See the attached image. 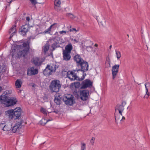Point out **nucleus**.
<instances>
[{"label": "nucleus", "mask_w": 150, "mask_h": 150, "mask_svg": "<svg viewBox=\"0 0 150 150\" xmlns=\"http://www.w3.org/2000/svg\"><path fill=\"white\" fill-rule=\"evenodd\" d=\"M95 45V47H98V44H95V45Z\"/></svg>", "instance_id": "51"}, {"label": "nucleus", "mask_w": 150, "mask_h": 150, "mask_svg": "<svg viewBox=\"0 0 150 150\" xmlns=\"http://www.w3.org/2000/svg\"><path fill=\"white\" fill-rule=\"evenodd\" d=\"M22 83L20 80L17 79L15 82V86L16 88H20L21 87Z\"/></svg>", "instance_id": "24"}, {"label": "nucleus", "mask_w": 150, "mask_h": 150, "mask_svg": "<svg viewBox=\"0 0 150 150\" xmlns=\"http://www.w3.org/2000/svg\"><path fill=\"white\" fill-rule=\"evenodd\" d=\"M76 29L75 28H73L72 29H71L69 30V31L70 32L73 31H76Z\"/></svg>", "instance_id": "43"}, {"label": "nucleus", "mask_w": 150, "mask_h": 150, "mask_svg": "<svg viewBox=\"0 0 150 150\" xmlns=\"http://www.w3.org/2000/svg\"><path fill=\"white\" fill-rule=\"evenodd\" d=\"M93 139H95L94 137H92V138L91 139V140L92 141L93 140Z\"/></svg>", "instance_id": "54"}, {"label": "nucleus", "mask_w": 150, "mask_h": 150, "mask_svg": "<svg viewBox=\"0 0 150 150\" xmlns=\"http://www.w3.org/2000/svg\"><path fill=\"white\" fill-rule=\"evenodd\" d=\"M119 111V113L120 114V115H121V116H122V112L123 111V110H118Z\"/></svg>", "instance_id": "45"}, {"label": "nucleus", "mask_w": 150, "mask_h": 150, "mask_svg": "<svg viewBox=\"0 0 150 150\" xmlns=\"http://www.w3.org/2000/svg\"><path fill=\"white\" fill-rule=\"evenodd\" d=\"M2 129L4 131H9L10 130V128L7 126L5 125L4 126L3 128H2Z\"/></svg>", "instance_id": "37"}, {"label": "nucleus", "mask_w": 150, "mask_h": 150, "mask_svg": "<svg viewBox=\"0 0 150 150\" xmlns=\"http://www.w3.org/2000/svg\"><path fill=\"white\" fill-rule=\"evenodd\" d=\"M50 65L47 64L46 68L43 71V74L45 76H49L52 74V72L50 69Z\"/></svg>", "instance_id": "15"}, {"label": "nucleus", "mask_w": 150, "mask_h": 150, "mask_svg": "<svg viewBox=\"0 0 150 150\" xmlns=\"http://www.w3.org/2000/svg\"><path fill=\"white\" fill-rule=\"evenodd\" d=\"M30 86L32 87V90H34L35 89V86L36 85L33 83H32L29 84Z\"/></svg>", "instance_id": "38"}, {"label": "nucleus", "mask_w": 150, "mask_h": 150, "mask_svg": "<svg viewBox=\"0 0 150 150\" xmlns=\"http://www.w3.org/2000/svg\"><path fill=\"white\" fill-rule=\"evenodd\" d=\"M64 69H63L62 71V74L63 75L64 74L66 73L67 74V77H68L71 81H74L75 80H78L79 81H82L85 76H86V74H84L82 76L81 78H79L76 75V74L74 72L76 71L75 70H73L72 71H69L67 72L64 70Z\"/></svg>", "instance_id": "4"}, {"label": "nucleus", "mask_w": 150, "mask_h": 150, "mask_svg": "<svg viewBox=\"0 0 150 150\" xmlns=\"http://www.w3.org/2000/svg\"><path fill=\"white\" fill-rule=\"evenodd\" d=\"M5 114L8 118L11 120L14 118V110L11 109L5 112Z\"/></svg>", "instance_id": "14"}, {"label": "nucleus", "mask_w": 150, "mask_h": 150, "mask_svg": "<svg viewBox=\"0 0 150 150\" xmlns=\"http://www.w3.org/2000/svg\"><path fill=\"white\" fill-rule=\"evenodd\" d=\"M2 90V88L0 86V92Z\"/></svg>", "instance_id": "50"}, {"label": "nucleus", "mask_w": 150, "mask_h": 150, "mask_svg": "<svg viewBox=\"0 0 150 150\" xmlns=\"http://www.w3.org/2000/svg\"><path fill=\"white\" fill-rule=\"evenodd\" d=\"M150 93V92H147V91H146V94L147 95H148L149 96L150 95V94H149Z\"/></svg>", "instance_id": "48"}, {"label": "nucleus", "mask_w": 150, "mask_h": 150, "mask_svg": "<svg viewBox=\"0 0 150 150\" xmlns=\"http://www.w3.org/2000/svg\"><path fill=\"white\" fill-rule=\"evenodd\" d=\"M60 95L57 94L55 95L54 102L57 105H59L61 103V97Z\"/></svg>", "instance_id": "20"}, {"label": "nucleus", "mask_w": 150, "mask_h": 150, "mask_svg": "<svg viewBox=\"0 0 150 150\" xmlns=\"http://www.w3.org/2000/svg\"><path fill=\"white\" fill-rule=\"evenodd\" d=\"M59 33L61 34H62L63 33H64L65 34L66 33V31L64 30H62V31H59Z\"/></svg>", "instance_id": "40"}, {"label": "nucleus", "mask_w": 150, "mask_h": 150, "mask_svg": "<svg viewBox=\"0 0 150 150\" xmlns=\"http://www.w3.org/2000/svg\"><path fill=\"white\" fill-rule=\"evenodd\" d=\"M86 149V144L84 143H81V150H85Z\"/></svg>", "instance_id": "32"}, {"label": "nucleus", "mask_w": 150, "mask_h": 150, "mask_svg": "<svg viewBox=\"0 0 150 150\" xmlns=\"http://www.w3.org/2000/svg\"><path fill=\"white\" fill-rule=\"evenodd\" d=\"M31 2L32 5H35L36 4L38 3L37 1V0H29Z\"/></svg>", "instance_id": "36"}, {"label": "nucleus", "mask_w": 150, "mask_h": 150, "mask_svg": "<svg viewBox=\"0 0 150 150\" xmlns=\"http://www.w3.org/2000/svg\"><path fill=\"white\" fill-rule=\"evenodd\" d=\"M23 122V120H21L20 122H18L16 123L13 127L12 131L14 133L19 131L21 128V125Z\"/></svg>", "instance_id": "12"}, {"label": "nucleus", "mask_w": 150, "mask_h": 150, "mask_svg": "<svg viewBox=\"0 0 150 150\" xmlns=\"http://www.w3.org/2000/svg\"><path fill=\"white\" fill-rule=\"evenodd\" d=\"M28 40L23 41L22 44L16 45L14 49H13L12 52L13 57H16V54L18 57H25L28 54Z\"/></svg>", "instance_id": "1"}, {"label": "nucleus", "mask_w": 150, "mask_h": 150, "mask_svg": "<svg viewBox=\"0 0 150 150\" xmlns=\"http://www.w3.org/2000/svg\"><path fill=\"white\" fill-rule=\"evenodd\" d=\"M73 47L71 43H68L65 48V50H63L62 52H65L69 53L71 52V51L72 50Z\"/></svg>", "instance_id": "19"}, {"label": "nucleus", "mask_w": 150, "mask_h": 150, "mask_svg": "<svg viewBox=\"0 0 150 150\" xmlns=\"http://www.w3.org/2000/svg\"><path fill=\"white\" fill-rule=\"evenodd\" d=\"M119 117V116L118 115L115 116V119L116 122H117L118 120H119L120 119Z\"/></svg>", "instance_id": "39"}, {"label": "nucleus", "mask_w": 150, "mask_h": 150, "mask_svg": "<svg viewBox=\"0 0 150 150\" xmlns=\"http://www.w3.org/2000/svg\"><path fill=\"white\" fill-rule=\"evenodd\" d=\"M145 85L147 92H150V83H146L145 84Z\"/></svg>", "instance_id": "27"}, {"label": "nucleus", "mask_w": 150, "mask_h": 150, "mask_svg": "<svg viewBox=\"0 0 150 150\" xmlns=\"http://www.w3.org/2000/svg\"><path fill=\"white\" fill-rule=\"evenodd\" d=\"M17 100L16 98L8 97L5 95H1L0 96V102L3 104L6 107L12 106L16 104Z\"/></svg>", "instance_id": "3"}, {"label": "nucleus", "mask_w": 150, "mask_h": 150, "mask_svg": "<svg viewBox=\"0 0 150 150\" xmlns=\"http://www.w3.org/2000/svg\"><path fill=\"white\" fill-rule=\"evenodd\" d=\"M4 125H5L4 124L1 123L0 124V127L1 129H2V128H3V127Z\"/></svg>", "instance_id": "41"}, {"label": "nucleus", "mask_w": 150, "mask_h": 150, "mask_svg": "<svg viewBox=\"0 0 150 150\" xmlns=\"http://www.w3.org/2000/svg\"><path fill=\"white\" fill-rule=\"evenodd\" d=\"M28 20H29V21H30V18H29V17Z\"/></svg>", "instance_id": "62"}, {"label": "nucleus", "mask_w": 150, "mask_h": 150, "mask_svg": "<svg viewBox=\"0 0 150 150\" xmlns=\"http://www.w3.org/2000/svg\"><path fill=\"white\" fill-rule=\"evenodd\" d=\"M107 61L108 63L110 64V59L109 58H108V59H107Z\"/></svg>", "instance_id": "44"}, {"label": "nucleus", "mask_w": 150, "mask_h": 150, "mask_svg": "<svg viewBox=\"0 0 150 150\" xmlns=\"http://www.w3.org/2000/svg\"><path fill=\"white\" fill-rule=\"evenodd\" d=\"M116 54V57L118 60H119V59L121 57V54L120 52L115 50Z\"/></svg>", "instance_id": "29"}, {"label": "nucleus", "mask_w": 150, "mask_h": 150, "mask_svg": "<svg viewBox=\"0 0 150 150\" xmlns=\"http://www.w3.org/2000/svg\"><path fill=\"white\" fill-rule=\"evenodd\" d=\"M52 118H51L49 119H48V120H47L46 123H45L44 125H45L47 122L49 121H52Z\"/></svg>", "instance_id": "46"}, {"label": "nucleus", "mask_w": 150, "mask_h": 150, "mask_svg": "<svg viewBox=\"0 0 150 150\" xmlns=\"http://www.w3.org/2000/svg\"><path fill=\"white\" fill-rule=\"evenodd\" d=\"M0 150H2L1 149V148L0 147Z\"/></svg>", "instance_id": "61"}, {"label": "nucleus", "mask_w": 150, "mask_h": 150, "mask_svg": "<svg viewBox=\"0 0 150 150\" xmlns=\"http://www.w3.org/2000/svg\"><path fill=\"white\" fill-rule=\"evenodd\" d=\"M45 143V142H44L43 144H44Z\"/></svg>", "instance_id": "63"}, {"label": "nucleus", "mask_w": 150, "mask_h": 150, "mask_svg": "<svg viewBox=\"0 0 150 150\" xmlns=\"http://www.w3.org/2000/svg\"><path fill=\"white\" fill-rule=\"evenodd\" d=\"M9 34H11L9 37V38L11 39L13 36L15 35L16 33V26L14 25H13L12 27L8 31Z\"/></svg>", "instance_id": "18"}, {"label": "nucleus", "mask_w": 150, "mask_h": 150, "mask_svg": "<svg viewBox=\"0 0 150 150\" xmlns=\"http://www.w3.org/2000/svg\"><path fill=\"white\" fill-rule=\"evenodd\" d=\"M52 112H54V113L57 114V113H58V112H59V111L58 110L55 109L54 110V111Z\"/></svg>", "instance_id": "42"}, {"label": "nucleus", "mask_w": 150, "mask_h": 150, "mask_svg": "<svg viewBox=\"0 0 150 150\" xmlns=\"http://www.w3.org/2000/svg\"><path fill=\"white\" fill-rule=\"evenodd\" d=\"M126 103L125 101H123L122 102L121 105H117V109L118 110H124V107L126 105Z\"/></svg>", "instance_id": "21"}, {"label": "nucleus", "mask_w": 150, "mask_h": 150, "mask_svg": "<svg viewBox=\"0 0 150 150\" xmlns=\"http://www.w3.org/2000/svg\"><path fill=\"white\" fill-rule=\"evenodd\" d=\"M81 86L80 83L79 82H75L74 83H72L70 86L71 87H74L76 88H79Z\"/></svg>", "instance_id": "23"}, {"label": "nucleus", "mask_w": 150, "mask_h": 150, "mask_svg": "<svg viewBox=\"0 0 150 150\" xmlns=\"http://www.w3.org/2000/svg\"><path fill=\"white\" fill-rule=\"evenodd\" d=\"M66 16L72 19H74L75 18L73 14L70 13H67Z\"/></svg>", "instance_id": "35"}, {"label": "nucleus", "mask_w": 150, "mask_h": 150, "mask_svg": "<svg viewBox=\"0 0 150 150\" xmlns=\"http://www.w3.org/2000/svg\"><path fill=\"white\" fill-rule=\"evenodd\" d=\"M35 67H30L29 69V72L31 76L37 74L38 73V70L37 69H35Z\"/></svg>", "instance_id": "17"}, {"label": "nucleus", "mask_w": 150, "mask_h": 150, "mask_svg": "<svg viewBox=\"0 0 150 150\" xmlns=\"http://www.w3.org/2000/svg\"><path fill=\"white\" fill-rule=\"evenodd\" d=\"M127 35V36H128V37H129V35Z\"/></svg>", "instance_id": "64"}, {"label": "nucleus", "mask_w": 150, "mask_h": 150, "mask_svg": "<svg viewBox=\"0 0 150 150\" xmlns=\"http://www.w3.org/2000/svg\"><path fill=\"white\" fill-rule=\"evenodd\" d=\"M43 98H44V99H45V98H46V99L47 98V97L46 96H44Z\"/></svg>", "instance_id": "52"}, {"label": "nucleus", "mask_w": 150, "mask_h": 150, "mask_svg": "<svg viewBox=\"0 0 150 150\" xmlns=\"http://www.w3.org/2000/svg\"><path fill=\"white\" fill-rule=\"evenodd\" d=\"M49 45L48 43H46L43 47L44 53L46 54V52L49 50Z\"/></svg>", "instance_id": "25"}, {"label": "nucleus", "mask_w": 150, "mask_h": 150, "mask_svg": "<svg viewBox=\"0 0 150 150\" xmlns=\"http://www.w3.org/2000/svg\"><path fill=\"white\" fill-rule=\"evenodd\" d=\"M74 41H76V42H78V41H76V39H74Z\"/></svg>", "instance_id": "60"}, {"label": "nucleus", "mask_w": 150, "mask_h": 150, "mask_svg": "<svg viewBox=\"0 0 150 150\" xmlns=\"http://www.w3.org/2000/svg\"><path fill=\"white\" fill-rule=\"evenodd\" d=\"M92 48V47L91 46H87V47H86V48Z\"/></svg>", "instance_id": "49"}, {"label": "nucleus", "mask_w": 150, "mask_h": 150, "mask_svg": "<svg viewBox=\"0 0 150 150\" xmlns=\"http://www.w3.org/2000/svg\"><path fill=\"white\" fill-rule=\"evenodd\" d=\"M112 47V45H110V46H109V48L110 49Z\"/></svg>", "instance_id": "58"}, {"label": "nucleus", "mask_w": 150, "mask_h": 150, "mask_svg": "<svg viewBox=\"0 0 150 150\" xmlns=\"http://www.w3.org/2000/svg\"><path fill=\"white\" fill-rule=\"evenodd\" d=\"M2 114V112L0 110V116L1 115V114Z\"/></svg>", "instance_id": "57"}, {"label": "nucleus", "mask_w": 150, "mask_h": 150, "mask_svg": "<svg viewBox=\"0 0 150 150\" xmlns=\"http://www.w3.org/2000/svg\"><path fill=\"white\" fill-rule=\"evenodd\" d=\"M56 24V23H54L52 25H50V26L47 29L45 30L43 32V33L44 34L46 33H50L51 30L52 28V26L54 25L55 24Z\"/></svg>", "instance_id": "26"}, {"label": "nucleus", "mask_w": 150, "mask_h": 150, "mask_svg": "<svg viewBox=\"0 0 150 150\" xmlns=\"http://www.w3.org/2000/svg\"><path fill=\"white\" fill-rule=\"evenodd\" d=\"M74 59L76 62V66L79 69L77 71H81L83 74H86V72L88 70L89 64L86 61L84 60L80 55L77 54L74 57Z\"/></svg>", "instance_id": "2"}, {"label": "nucleus", "mask_w": 150, "mask_h": 150, "mask_svg": "<svg viewBox=\"0 0 150 150\" xmlns=\"http://www.w3.org/2000/svg\"><path fill=\"white\" fill-rule=\"evenodd\" d=\"M149 97V96L148 95H147L146 94L144 96V98L147 99Z\"/></svg>", "instance_id": "47"}, {"label": "nucleus", "mask_w": 150, "mask_h": 150, "mask_svg": "<svg viewBox=\"0 0 150 150\" xmlns=\"http://www.w3.org/2000/svg\"><path fill=\"white\" fill-rule=\"evenodd\" d=\"M125 119V117H124L123 116L122 117V119L121 120H122V119Z\"/></svg>", "instance_id": "53"}, {"label": "nucleus", "mask_w": 150, "mask_h": 150, "mask_svg": "<svg viewBox=\"0 0 150 150\" xmlns=\"http://www.w3.org/2000/svg\"><path fill=\"white\" fill-rule=\"evenodd\" d=\"M93 85V82L89 79H86L83 81L81 83V89L91 88Z\"/></svg>", "instance_id": "7"}, {"label": "nucleus", "mask_w": 150, "mask_h": 150, "mask_svg": "<svg viewBox=\"0 0 150 150\" xmlns=\"http://www.w3.org/2000/svg\"><path fill=\"white\" fill-rule=\"evenodd\" d=\"M63 60L68 61L70 60L71 56L70 53L63 52Z\"/></svg>", "instance_id": "16"}, {"label": "nucleus", "mask_w": 150, "mask_h": 150, "mask_svg": "<svg viewBox=\"0 0 150 150\" xmlns=\"http://www.w3.org/2000/svg\"><path fill=\"white\" fill-rule=\"evenodd\" d=\"M14 119H18L21 115V109L20 108H17L14 110Z\"/></svg>", "instance_id": "13"}, {"label": "nucleus", "mask_w": 150, "mask_h": 150, "mask_svg": "<svg viewBox=\"0 0 150 150\" xmlns=\"http://www.w3.org/2000/svg\"><path fill=\"white\" fill-rule=\"evenodd\" d=\"M89 94V91L88 90H85L80 91V96L81 99L83 100H86Z\"/></svg>", "instance_id": "9"}, {"label": "nucleus", "mask_w": 150, "mask_h": 150, "mask_svg": "<svg viewBox=\"0 0 150 150\" xmlns=\"http://www.w3.org/2000/svg\"><path fill=\"white\" fill-rule=\"evenodd\" d=\"M119 66V64H115L112 67L111 71L112 75V78L113 79H115L118 72Z\"/></svg>", "instance_id": "10"}, {"label": "nucleus", "mask_w": 150, "mask_h": 150, "mask_svg": "<svg viewBox=\"0 0 150 150\" xmlns=\"http://www.w3.org/2000/svg\"><path fill=\"white\" fill-rule=\"evenodd\" d=\"M54 8L57 12L61 10L60 6H54Z\"/></svg>", "instance_id": "34"}, {"label": "nucleus", "mask_w": 150, "mask_h": 150, "mask_svg": "<svg viewBox=\"0 0 150 150\" xmlns=\"http://www.w3.org/2000/svg\"><path fill=\"white\" fill-rule=\"evenodd\" d=\"M34 52V50L30 48L29 47V53L31 55H32L33 54Z\"/></svg>", "instance_id": "33"}, {"label": "nucleus", "mask_w": 150, "mask_h": 150, "mask_svg": "<svg viewBox=\"0 0 150 150\" xmlns=\"http://www.w3.org/2000/svg\"><path fill=\"white\" fill-rule=\"evenodd\" d=\"M26 20L27 21H28V17H26Z\"/></svg>", "instance_id": "55"}, {"label": "nucleus", "mask_w": 150, "mask_h": 150, "mask_svg": "<svg viewBox=\"0 0 150 150\" xmlns=\"http://www.w3.org/2000/svg\"><path fill=\"white\" fill-rule=\"evenodd\" d=\"M40 111L44 115H47L46 110L44 108H43L41 107V108Z\"/></svg>", "instance_id": "31"}, {"label": "nucleus", "mask_w": 150, "mask_h": 150, "mask_svg": "<svg viewBox=\"0 0 150 150\" xmlns=\"http://www.w3.org/2000/svg\"><path fill=\"white\" fill-rule=\"evenodd\" d=\"M61 87L60 82L57 80L52 81L49 86V89L52 93L59 92Z\"/></svg>", "instance_id": "5"}, {"label": "nucleus", "mask_w": 150, "mask_h": 150, "mask_svg": "<svg viewBox=\"0 0 150 150\" xmlns=\"http://www.w3.org/2000/svg\"><path fill=\"white\" fill-rule=\"evenodd\" d=\"M74 97L70 94H67L64 96L63 100L67 105H71L74 104Z\"/></svg>", "instance_id": "6"}, {"label": "nucleus", "mask_w": 150, "mask_h": 150, "mask_svg": "<svg viewBox=\"0 0 150 150\" xmlns=\"http://www.w3.org/2000/svg\"><path fill=\"white\" fill-rule=\"evenodd\" d=\"M50 69L52 72H55L56 69L58 67V66H57L56 64H53L51 65H50Z\"/></svg>", "instance_id": "22"}, {"label": "nucleus", "mask_w": 150, "mask_h": 150, "mask_svg": "<svg viewBox=\"0 0 150 150\" xmlns=\"http://www.w3.org/2000/svg\"><path fill=\"white\" fill-rule=\"evenodd\" d=\"M43 62L44 60L42 58L37 57L33 58L31 60L32 63L36 67L40 66Z\"/></svg>", "instance_id": "8"}, {"label": "nucleus", "mask_w": 150, "mask_h": 150, "mask_svg": "<svg viewBox=\"0 0 150 150\" xmlns=\"http://www.w3.org/2000/svg\"><path fill=\"white\" fill-rule=\"evenodd\" d=\"M28 31V24H26L22 26L21 28L19 30V33L24 36L26 35Z\"/></svg>", "instance_id": "11"}, {"label": "nucleus", "mask_w": 150, "mask_h": 150, "mask_svg": "<svg viewBox=\"0 0 150 150\" xmlns=\"http://www.w3.org/2000/svg\"><path fill=\"white\" fill-rule=\"evenodd\" d=\"M59 42L57 41H54V42L52 45L51 47L53 50H54L57 47V45L58 44Z\"/></svg>", "instance_id": "28"}, {"label": "nucleus", "mask_w": 150, "mask_h": 150, "mask_svg": "<svg viewBox=\"0 0 150 150\" xmlns=\"http://www.w3.org/2000/svg\"><path fill=\"white\" fill-rule=\"evenodd\" d=\"M27 75H28V69L27 70Z\"/></svg>", "instance_id": "56"}, {"label": "nucleus", "mask_w": 150, "mask_h": 150, "mask_svg": "<svg viewBox=\"0 0 150 150\" xmlns=\"http://www.w3.org/2000/svg\"><path fill=\"white\" fill-rule=\"evenodd\" d=\"M54 2V6H60L61 4L60 0H55Z\"/></svg>", "instance_id": "30"}, {"label": "nucleus", "mask_w": 150, "mask_h": 150, "mask_svg": "<svg viewBox=\"0 0 150 150\" xmlns=\"http://www.w3.org/2000/svg\"><path fill=\"white\" fill-rule=\"evenodd\" d=\"M91 144H93L94 143V142H93V141H91Z\"/></svg>", "instance_id": "59"}]
</instances>
